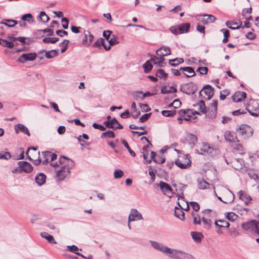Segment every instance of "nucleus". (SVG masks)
I'll return each instance as SVG.
<instances>
[{"mask_svg":"<svg viewBox=\"0 0 259 259\" xmlns=\"http://www.w3.org/2000/svg\"><path fill=\"white\" fill-rule=\"evenodd\" d=\"M239 136L242 138L246 139L251 137L253 135V130L249 125L245 124H241L239 127L237 129Z\"/></svg>","mask_w":259,"mask_h":259,"instance_id":"nucleus-1","label":"nucleus"},{"mask_svg":"<svg viewBox=\"0 0 259 259\" xmlns=\"http://www.w3.org/2000/svg\"><path fill=\"white\" fill-rule=\"evenodd\" d=\"M197 90L198 85L193 82L182 84L180 87V91L188 95L194 94Z\"/></svg>","mask_w":259,"mask_h":259,"instance_id":"nucleus-2","label":"nucleus"},{"mask_svg":"<svg viewBox=\"0 0 259 259\" xmlns=\"http://www.w3.org/2000/svg\"><path fill=\"white\" fill-rule=\"evenodd\" d=\"M226 26L231 29L232 30H237L239 28H250V23L248 21H246L244 22V25L242 26V22H240V25H237V22H234L231 21H228L226 23Z\"/></svg>","mask_w":259,"mask_h":259,"instance_id":"nucleus-3","label":"nucleus"},{"mask_svg":"<svg viewBox=\"0 0 259 259\" xmlns=\"http://www.w3.org/2000/svg\"><path fill=\"white\" fill-rule=\"evenodd\" d=\"M36 57V53H24L18 58L17 61L21 63H24L26 61H32L35 60Z\"/></svg>","mask_w":259,"mask_h":259,"instance_id":"nucleus-4","label":"nucleus"},{"mask_svg":"<svg viewBox=\"0 0 259 259\" xmlns=\"http://www.w3.org/2000/svg\"><path fill=\"white\" fill-rule=\"evenodd\" d=\"M19 166V169L20 172H25L26 173H30L33 170V167L31 164L28 162L25 161H21L18 162Z\"/></svg>","mask_w":259,"mask_h":259,"instance_id":"nucleus-5","label":"nucleus"},{"mask_svg":"<svg viewBox=\"0 0 259 259\" xmlns=\"http://www.w3.org/2000/svg\"><path fill=\"white\" fill-rule=\"evenodd\" d=\"M152 247L163 253H171V249L166 246L164 245L163 244L156 242L151 241Z\"/></svg>","mask_w":259,"mask_h":259,"instance_id":"nucleus-6","label":"nucleus"},{"mask_svg":"<svg viewBox=\"0 0 259 259\" xmlns=\"http://www.w3.org/2000/svg\"><path fill=\"white\" fill-rule=\"evenodd\" d=\"M70 172L69 168L66 165H63L61 169L57 172L56 176L58 179L62 181L69 175Z\"/></svg>","mask_w":259,"mask_h":259,"instance_id":"nucleus-7","label":"nucleus"},{"mask_svg":"<svg viewBox=\"0 0 259 259\" xmlns=\"http://www.w3.org/2000/svg\"><path fill=\"white\" fill-rule=\"evenodd\" d=\"M143 219L142 215L136 209L132 208L128 215V222Z\"/></svg>","mask_w":259,"mask_h":259,"instance_id":"nucleus-8","label":"nucleus"},{"mask_svg":"<svg viewBox=\"0 0 259 259\" xmlns=\"http://www.w3.org/2000/svg\"><path fill=\"white\" fill-rule=\"evenodd\" d=\"M197 16L203 17H207L206 19L202 18V19H198V20L199 21H200L201 23H202L203 24H205V25H207L209 23H213L216 20V18L215 17V16H214L212 15H210V14H199V15H198Z\"/></svg>","mask_w":259,"mask_h":259,"instance_id":"nucleus-9","label":"nucleus"},{"mask_svg":"<svg viewBox=\"0 0 259 259\" xmlns=\"http://www.w3.org/2000/svg\"><path fill=\"white\" fill-rule=\"evenodd\" d=\"M185 159L186 160V163H183L180 159H177L175 163L180 168L182 169L187 168L189 166H191V161L190 160V156L189 154L185 155Z\"/></svg>","mask_w":259,"mask_h":259,"instance_id":"nucleus-10","label":"nucleus"},{"mask_svg":"<svg viewBox=\"0 0 259 259\" xmlns=\"http://www.w3.org/2000/svg\"><path fill=\"white\" fill-rule=\"evenodd\" d=\"M59 162L60 165H66L69 168V170L73 167L75 164L74 161L63 155L60 157Z\"/></svg>","mask_w":259,"mask_h":259,"instance_id":"nucleus-11","label":"nucleus"},{"mask_svg":"<svg viewBox=\"0 0 259 259\" xmlns=\"http://www.w3.org/2000/svg\"><path fill=\"white\" fill-rule=\"evenodd\" d=\"M226 141L229 143H238L239 140L236 134L230 131H226L224 135Z\"/></svg>","mask_w":259,"mask_h":259,"instance_id":"nucleus-12","label":"nucleus"},{"mask_svg":"<svg viewBox=\"0 0 259 259\" xmlns=\"http://www.w3.org/2000/svg\"><path fill=\"white\" fill-rule=\"evenodd\" d=\"M157 56L163 57L164 56L169 55L171 54V51L169 47L163 46L156 51Z\"/></svg>","mask_w":259,"mask_h":259,"instance_id":"nucleus-13","label":"nucleus"},{"mask_svg":"<svg viewBox=\"0 0 259 259\" xmlns=\"http://www.w3.org/2000/svg\"><path fill=\"white\" fill-rule=\"evenodd\" d=\"M204 93L207 96V100H209L213 95L214 89L209 84H206L201 89Z\"/></svg>","mask_w":259,"mask_h":259,"instance_id":"nucleus-14","label":"nucleus"},{"mask_svg":"<svg viewBox=\"0 0 259 259\" xmlns=\"http://www.w3.org/2000/svg\"><path fill=\"white\" fill-rule=\"evenodd\" d=\"M15 131L17 134H18L20 132H21L27 135L29 137L30 136L28 128L21 123H18L15 125Z\"/></svg>","mask_w":259,"mask_h":259,"instance_id":"nucleus-15","label":"nucleus"},{"mask_svg":"<svg viewBox=\"0 0 259 259\" xmlns=\"http://www.w3.org/2000/svg\"><path fill=\"white\" fill-rule=\"evenodd\" d=\"M238 195L239 199L243 201L246 205H247L252 200L251 197L242 190L239 191Z\"/></svg>","mask_w":259,"mask_h":259,"instance_id":"nucleus-16","label":"nucleus"},{"mask_svg":"<svg viewBox=\"0 0 259 259\" xmlns=\"http://www.w3.org/2000/svg\"><path fill=\"white\" fill-rule=\"evenodd\" d=\"M179 30V33L183 34L188 33L190 31V24L189 23H182L177 25Z\"/></svg>","mask_w":259,"mask_h":259,"instance_id":"nucleus-17","label":"nucleus"},{"mask_svg":"<svg viewBox=\"0 0 259 259\" xmlns=\"http://www.w3.org/2000/svg\"><path fill=\"white\" fill-rule=\"evenodd\" d=\"M160 188L163 194H166V191H169L171 194H174L172 189L166 183L163 181H160L159 184Z\"/></svg>","mask_w":259,"mask_h":259,"instance_id":"nucleus-18","label":"nucleus"},{"mask_svg":"<svg viewBox=\"0 0 259 259\" xmlns=\"http://www.w3.org/2000/svg\"><path fill=\"white\" fill-rule=\"evenodd\" d=\"M256 223H258L259 224V221H257L255 220H252L250 221L242 223L241 226L242 229L245 230H252L254 226L255 225V224Z\"/></svg>","mask_w":259,"mask_h":259,"instance_id":"nucleus-19","label":"nucleus"},{"mask_svg":"<svg viewBox=\"0 0 259 259\" xmlns=\"http://www.w3.org/2000/svg\"><path fill=\"white\" fill-rule=\"evenodd\" d=\"M46 181V176L42 172L38 173L35 178L36 183L39 186L45 183Z\"/></svg>","mask_w":259,"mask_h":259,"instance_id":"nucleus-20","label":"nucleus"},{"mask_svg":"<svg viewBox=\"0 0 259 259\" xmlns=\"http://www.w3.org/2000/svg\"><path fill=\"white\" fill-rule=\"evenodd\" d=\"M164 60L163 57H160V58H159L155 55L151 58V61H153L154 64L157 65L161 67H163L166 65V63L163 62Z\"/></svg>","mask_w":259,"mask_h":259,"instance_id":"nucleus-21","label":"nucleus"},{"mask_svg":"<svg viewBox=\"0 0 259 259\" xmlns=\"http://www.w3.org/2000/svg\"><path fill=\"white\" fill-rule=\"evenodd\" d=\"M178 204L179 206L181 207V208H179L177 207V206L175 207V215L179 218V219L181 220H184L185 219V213L182 210V207L180 205V203L179 202H178Z\"/></svg>","mask_w":259,"mask_h":259,"instance_id":"nucleus-22","label":"nucleus"},{"mask_svg":"<svg viewBox=\"0 0 259 259\" xmlns=\"http://www.w3.org/2000/svg\"><path fill=\"white\" fill-rule=\"evenodd\" d=\"M251 108L252 107L249 106L246 108V109L251 115L254 117L259 116V105L257 103L255 104L254 109H251Z\"/></svg>","mask_w":259,"mask_h":259,"instance_id":"nucleus-23","label":"nucleus"},{"mask_svg":"<svg viewBox=\"0 0 259 259\" xmlns=\"http://www.w3.org/2000/svg\"><path fill=\"white\" fill-rule=\"evenodd\" d=\"M198 187L199 189L204 190L208 188L209 184L204 180L203 178H199L197 179Z\"/></svg>","mask_w":259,"mask_h":259,"instance_id":"nucleus-24","label":"nucleus"},{"mask_svg":"<svg viewBox=\"0 0 259 259\" xmlns=\"http://www.w3.org/2000/svg\"><path fill=\"white\" fill-rule=\"evenodd\" d=\"M225 195L226 198H225V201L224 202V203H230L234 201V195L229 189L227 190Z\"/></svg>","mask_w":259,"mask_h":259,"instance_id":"nucleus-25","label":"nucleus"},{"mask_svg":"<svg viewBox=\"0 0 259 259\" xmlns=\"http://www.w3.org/2000/svg\"><path fill=\"white\" fill-rule=\"evenodd\" d=\"M46 52L45 53V56L48 59H51L55 56H57L58 55V50H52L48 51H46L45 50H43L40 52V53L42 52Z\"/></svg>","mask_w":259,"mask_h":259,"instance_id":"nucleus-26","label":"nucleus"},{"mask_svg":"<svg viewBox=\"0 0 259 259\" xmlns=\"http://www.w3.org/2000/svg\"><path fill=\"white\" fill-rule=\"evenodd\" d=\"M171 253L169 254V256L173 259H182L183 257V252L182 251L174 250L171 249Z\"/></svg>","mask_w":259,"mask_h":259,"instance_id":"nucleus-27","label":"nucleus"},{"mask_svg":"<svg viewBox=\"0 0 259 259\" xmlns=\"http://www.w3.org/2000/svg\"><path fill=\"white\" fill-rule=\"evenodd\" d=\"M193 107H199V110L202 113L206 114L207 113V109L204 101L200 100L198 103L193 104Z\"/></svg>","mask_w":259,"mask_h":259,"instance_id":"nucleus-28","label":"nucleus"},{"mask_svg":"<svg viewBox=\"0 0 259 259\" xmlns=\"http://www.w3.org/2000/svg\"><path fill=\"white\" fill-rule=\"evenodd\" d=\"M0 24H4L9 27H13L18 24V21L13 19H5L0 22Z\"/></svg>","mask_w":259,"mask_h":259,"instance_id":"nucleus-29","label":"nucleus"},{"mask_svg":"<svg viewBox=\"0 0 259 259\" xmlns=\"http://www.w3.org/2000/svg\"><path fill=\"white\" fill-rule=\"evenodd\" d=\"M40 236L41 237L45 238L48 242L50 243H54L56 244L57 242L55 241L54 237L51 235H50L49 233L43 232L40 233Z\"/></svg>","mask_w":259,"mask_h":259,"instance_id":"nucleus-30","label":"nucleus"},{"mask_svg":"<svg viewBox=\"0 0 259 259\" xmlns=\"http://www.w3.org/2000/svg\"><path fill=\"white\" fill-rule=\"evenodd\" d=\"M191 235L192 239L195 242H200L202 238L203 237V234L200 232L192 231L191 232Z\"/></svg>","mask_w":259,"mask_h":259,"instance_id":"nucleus-31","label":"nucleus"},{"mask_svg":"<svg viewBox=\"0 0 259 259\" xmlns=\"http://www.w3.org/2000/svg\"><path fill=\"white\" fill-rule=\"evenodd\" d=\"M202 221L203 226L204 229L207 230L210 229L212 223V221L210 219L202 217Z\"/></svg>","mask_w":259,"mask_h":259,"instance_id":"nucleus-32","label":"nucleus"},{"mask_svg":"<svg viewBox=\"0 0 259 259\" xmlns=\"http://www.w3.org/2000/svg\"><path fill=\"white\" fill-rule=\"evenodd\" d=\"M39 21L42 23H46L48 22L50 20V17L46 14L44 11L40 12L39 15L37 18Z\"/></svg>","mask_w":259,"mask_h":259,"instance_id":"nucleus-33","label":"nucleus"},{"mask_svg":"<svg viewBox=\"0 0 259 259\" xmlns=\"http://www.w3.org/2000/svg\"><path fill=\"white\" fill-rule=\"evenodd\" d=\"M143 68H144V72L145 73H149L153 68V65L151 63V60H147L143 65Z\"/></svg>","mask_w":259,"mask_h":259,"instance_id":"nucleus-34","label":"nucleus"},{"mask_svg":"<svg viewBox=\"0 0 259 259\" xmlns=\"http://www.w3.org/2000/svg\"><path fill=\"white\" fill-rule=\"evenodd\" d=\"M37 147H30L28 148L27 149L26 155V158L28 159L29 161H32L33 159L31 157V156L29 155V152L30 150H32L34 151V154L35 155H39V151H37Z\"/></svg>","mask_w":259,"mask_h":259,"instance_id":"nucleus-35","label":"nucleus"},{"mask_svg":"<svg viewBox=\"0 0 259 259\" xmlns=\"http://www.w3.org/2000/svg\"><path fill=\"white\" fill-rule=\"evenodd\" d=\"M0 45L5 47H7L10 49H12L14 47V43L10 41H8L6 39L0 38Z\"/></svg>","mask_w":259,"mask_h":259,"instance_id":"nucleus-36","label":"nucleus"},{"mask_svg":"<svg viewBox=\"0 0 259 259\" xmlns=\"http://www.w3.org/2000/svg\"><path fill=\"white\" fill-rule=\"evenodd\" d=\"M187 138L189 144L194 146L197 142V138L192 134H189L187 135Z\"/></svg>","mask_w":259,"mask_h":259,"instance_id":"nucleus-37","label":"nucleus"},{"mask_svg":"<svg viewBox=\"0 0 259 259\" xmlns=\"http://www.w3.org/2000/svg\"><path fill=\"white\" fill-rule=\"evenodd\" d=\"M156 76L166 79L168 77V74L165 73L164 70L162 69H159L157 70L155 74Z\"/></svg>","mask_w":259,"mask_h":259,"instance_id":"nucleus-38","label":"nucleus"},{"mask_svg":"<svg viewBox=\"0 0 259 259\" xmlns=\"http://www.w3.org/2000/svg\"><path fill=\"white\" fill-rule=\"evenodd\" d=\"M185 71L188 72V73L192 74L191 75H189L184 72L183 73H184V76L185 77H186L187 78H189L190 77L194 76L196 75L194 70L192 67H189V66L186 67Z\"/></svg>","mask_w":259,"mask_h":259,"instance_id":"nucleus-39","label":"nucleus"},{"mask_svg":"<svg viewBox=\"0 0 259 259\" xmlns=\"http://www.w3.org/2000/svg\"><path fill=\"white\" fill-rule=\"evenodd\" d=\"M207 112H208V113L206 115V117L209 118L213 119L216 116L217 110L210 109V107H208Z\"/></svg>","mask_w":259,"mask_h":259,"instance_id":"nucleus-40","label":"nucleus"},{"mask_svg":"<svg viewBox=\"0 0 259 259\" xmlns=\"http://www.w3.org/2000/svg\"><path fill=\"white\" fill-rule=\"evenodd\" d=\"M114 133L110 130H108L106 132L103 133L101 135V138H115Z\"/></svg>","mask_w":259,"mask_h":259,"instance_id":"nucleus-41","label":"nucleus"},{"mask_svg":"<svg viewBox=\"0 0 259 259\" xmlns=\"http://www.w3.org/2000/svg\"><path fill=\"white\" fill-rule=\"evenodd\" d=\"M59 38L58 37H47L42 39V42L45 44H55L59 41Z\"/></svg>","mask_w":259,"mask_h":259,"instance_id":"nucleus-42","label":"nucleus"},{"mask_svg":"<svg viewBox=\"0 0 259 259\" xmlns=\"http://www.w3.org/2000/svg\"><path fill=\"white\" fill-rule=\"evenodd\" d=\"M51 152L49 151H46L42 152V154L45 158L42 163L44 165H46L49 162V158L51 156Z\"/></svg>","mask_w":259,"mask_h":259,"instance_id":"nucleus-43","label":"nucleus"},{"mask_svg":"<svg viewBox=\"0 0 259 259\" xmlns=\"http://www.w3.org/2000/svg\"><path fill=\"white\" fill-rule=\"evenodd\" d=\"M176 113L177 112L176 110H162L161 111L162 115L165 117H172L176 114Z\"/></svg>","mask_w":259,"mask_h":259,"instance_id":"nucleus-44","label":"nucleus"},{"mask_svg":"<svg viewBox=\"0 0 259 259\" xmlns=\"http://www.w3.org/2000/svg\"><path fill=\"white\" fill-rule=\"evenodd\" d=\"M221 32L224 34V39H223V43H226L228 41V38L230 37V31L227 29H222Z\"/></svg>","mask_w":259,"mask_h":259,"instance_id":"nucleus-45","label":"nucleus"},{"mask_svg":"<svg viewBox=\"0 0 259 259\" xmlns=\"http://www.w3.org/2000/svg\"><path fill=\"white\" fill-rule=\"evenodd\" d=\"M112 125H116V126H114V128H113L114 130H121L123 128V125H122L116 119L115 117H113L112 119Z\"/></svg>","mask_w":259,"mask_h":259,"instance_id":"nucleus-46","label":"nucleus"},{"mask_svg":"<svg viewBox=\"0 0 259 259\" xmlns=\"http://www.w3.org/2000/svg\"><path fill=\"white\" fill-rule=\"evenodd\" d=\"M21 20L23 21H27L28 22L34 21L32 15L30 13L23 15L21 17Z\"/></svg>","mask_w":259,"mask_h":259,"instance_id":"nucleus-47","label":"nucleus"},{"mask_svg":"<svg viewBox=\"0 0 259 259\" xmlns=\"http://www.w3.org/2000/svg\"><path fill=\"white\" fill-rule=\"evenodd\" d=\"M122 143L123 144L124 146L126 148V149L128 150V151L131 155V156H132L133 157H135L136 156L135 152L131 149L127 142L125 140L123 139L122 140Z\"/></svg>","mask_w":259,"mask_h":259,"instance_id":"nucleus-48","label":"nucleus"},{"mask_svg":"<svg viewBox=\"0 0 259 259\" xmlns=\"http://www.w3.org/2000/svg\"><path fill=\"white\" fill-rule=\"evenodd\" d=\"M69 40L67 39H64L62 42H61L59 45L60 46L62 47L61 49V52L62 53H64L67 49L68 47Z\"/></svg>","mask_w":259,"mask_h":259,"instance_id":"nucleus-49","label":"nucleus"},{"mask_svg":"<svg viewBox=\"0 0 259 259\" xmlns=\"http://www.w3.org/2000/svg\"><path fill=\"white\" fill-rule=\"evenodd\" d=\"M226 217L229 221L231 222L234 221L238 218V215L233 212H228Z\"/></svg>","mask_w":259,"mask_h":259,"instance_id":"nucleus-50","label":"nucleus"},{"mask_svg":"<svg viewBox=\"0 0 259 259\" xmlns=\"http://www.w3.org/2000/svg\"><path fill=\"white\" fill-rule=\"evenodd\" d=\"M131 109L134 112H136V114L135 115H132L133 117L135 119L138 118V117L141 114V112L140 111H138L136 104L135 102H133L131 105Z\"/></svg>","mask_w":259,"mask_h":259,"instance_id":"nucleus-51","label":"nucleus"},{"mask_svg":"<svg viewBox=\"0 0 259 259\" xmlns=\"http://www.w3.org/2000/svg\"><path fill=\"white\" fill-rule=\"evenodd\" d=\"M152 115V113H145L141 116L139 118V121L142 123L145 122L147 121Z\"/></svg>","mask_w":259,"mask_h":259,"instance_id":"nucleus-52","label":"nucleus"},{"mask_svg":"<svg viewBox=\"0 0 259 259\" xmlns=\"http://www.w3.org/2000/svg\"><path fill=\"white\" fill-rule=\"evenodd\" d=\"M66 250L73 252L76 254V252H78L77 251L81 250V249H79L78 247L75 245L67 246Z\"/></svg>","mask_w":259,"mask_h":259,"instance_id":"nucleus-53","label":"nucleus"},{"mask_svg":"<svg viewBox=\"0 0 259 259\" xmlns=\"http://www.w3.org/2000/svg\"><path fill=\"white\" fill-rule=\"evenodd\" d=\"M143 95V92L142 91H137L133 93L132 95L136 100H140L143 101L144 99L142 98V95Z\"/></svg>","mask_w":259,"mask_h":259,"instance_id":"nucleus-54","label":"nucleus"},{"mask_svg":"<svg viewBox=\"0 0 259 259\" xmlns=\"http://www.w3.org/2000/svg\"><path fill=\"white\" fill-rule=\"evenodd\" d=\"M240 92H236L232 96L233 101L234 102H240L242 101V99L240 98Z\"/></svg>","mask_w":259,"mask_h":259,"instance_id":"nucleus-55","label":"nucleus"},{"mask_svg":"<svg viewBox=\"0 0 259 259\" xmlns=\"http://www.w3.org/2000/svg\"><path fill=\"white\" fill-rule=\"evenodd\" d=\"M192 215L193 217V223L194 225L201 224V218L198 214L196 215L193 211L192 212Z\"/></svg>","mask_w":259,"mask_h":259,"instance_id":"nucleus-56","label":"nucleus"},{"mask_svg":"<svg viewBox=\"0 0 259 259\" xmlns=\"http://www.w3.org/2000/svg\"><path fill=\"white\" fill-rule=\"evenodd\" d=\"M11 157V155L9 152H0V159L8 160Z\"/></svg>","mask_w":259,"mask_h":259,"instance_id":"nucleus-57","label":"nucleus"},{"mask_svg":"<svg viewBox=\"0 0 259 259\" xmlns=\"http://www.w3.org/2000/svg\"><path fill=\"white\" fill-rule=\"evenodd\" d=\"M124 173L122 170L119 169H116L114 172V177L115 179H119L123 177Z\"/></svg>","mask_w":259,"mask_h":259,"instance_id":"nucleus-58","label":"nucleus"},{"mask_svg":"<svg viewBox=\"0 0 259 259\" xmlns=\"http://www.w3.org/2000/svg\"><path fill=\"white\" fill-rule=\"evenodd\" d=\"M210 148L209 145L207 143H203V148L200 149V152L198 151V153L199 154H203L204 152H207L208 150Z\"/></svg>","mask_w":259,"mask_h":259,"instance_id":"nucleus-59","label":"nucleus"},{"mask_svg":"<svg viewBox=\"0 0 259 259\" xmlns=\"http://www.w3.org/2000/svg\"><path fill=\"white\" fill-rule=\"evenodd\" d=\"M230 91L229 90H224L220 92V99L221 100H224L225 99L226 96L229 95Z\"/></svg>","mask_w":259,"mask_h":259,"instance_id":"nucleus-60","label":"nucleus"},{"mask_svg":"<svg viewBox=\"0 0 259 259\" xmlns=\"http://www.w3.org/2000/svg\"><path fill=\"white\" fill-rule=\"evenodd\" d=\"M178 27L177 25H175V26H172L169 27V30L172 34H174L176 35H177L178 34H180V33H179V29L178 28Z\"/></svg>","mask_w":259,"mask_h":259,"instance_id":"nucleus-61","label":"nucleus"},{"mask_svg":"<svg viewBox=\"0 0 259 259\" xmlns=\"http://www.w3.org/2000/svg\"><path fill=\"white\" fill-rule=\"evenodd\" d=\"M139 105L140 107H141L142 111H143V112H147L151 110V108H150L149 106L147 104L139 103Z\"/></svg>","mask_w":259,"mask_h":259,"instance_id":"nucleus-62","label":"nucleus"},{"mask_svg":"<svg viewBox=\"0 0 259 259\" xmlns=\"http://www.w3.org/2000/svg\"><path fill=\"white\" fill-rule=\"evenodd\" d=\"M92 126L94 128L99 130L101 131H104L106 130V127H105L104 125L97 123L96 122L94 123Z\"/></svg>","mask_w":259,"mask_h":259,"instance_id":"nucleus-63","label":"nucleus"},{"mask_svg":"<svg viewBox=\"0 0 259 259\" xmlns=\"http://www.w3.org/2000/svg\"><path fill=\"white\" fill-rule=\"evenodd\" d=\"M190 204L192 208L195 211H198L200 209V206L199 204L194 201H191L190 202Z\"/></svg>","mask_w":259,"mask_h":259,"instance_id":"nucleus-64","label":"nucleus"}]
</instances>
